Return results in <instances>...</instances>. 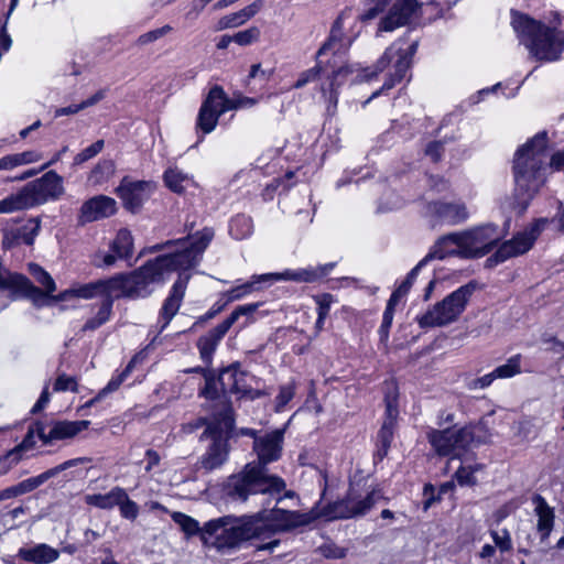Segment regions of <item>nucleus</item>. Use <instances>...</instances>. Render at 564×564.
I'll list each match as a JSON object with an SVG mask.
<instances>
[{
    "instance_id": "obj_54",
    "label": "nucleus",
    "mask_w": 564,
    "mask_h": 564,
    "mask_svg": "<svg viewBox=\"0 0 564 564\" xmlns=\"http://www.w3.org/2000/svg\"><path fill=\"white\" fill-rule=\"evenodd\" d=\"M219 380L217 381L215 378L206 376L205 377V387L202 389L200 394L208 400L219 399L224 393L218 389Z\"/></svg>"
},
{
    "instance_id": "obj_13",
    "label": "nucleus",
    "mask_w": 564,
    "mask_h": 564,
    "mask_svg": "<svg viewBox=\"0 0 564 564\" xmlns=\"http://www.w3.org/2000/svg\"><path fill=\"white\" fill-rule=\"evenodd\" d=\"M234 108L236 105L227 98L224 89L220 86L213 87L199 109L197 127L204 133H210L216 128L219 117Z\"/></svg>"
},
{
    "instance_id": "obj_17",
    "label": "nucleus",
    "mask_w": 564,
    "mask_h": 564,
    "mask_svg": "<svg viewBox=\"0 0 564 564\" xmlns=\"http://www.w3.org/2000/svg\"><path fill=\"white\" fill-rule=\"evenodd\" d=\"M19 193L26 194L28 208L48 199H57L64 193L63 178L56 172L50 171Z\"/></svg>"
},
{
    "instance_id": "obj_34",
    "label": "nucleus",
    "mask_w": 564,
    "mask_h": 564,
    "mask_svg": "<svg viewBox=\"0 0 564 564\" xmlns=\"http://www.w3.org/2000/svg\"><path fill=\"white\" fill-rule=\"evenodd\" d=\"M434 259L433 257H429V253L409 272L405 280L397 288V290L391 294L387 306L395 311V306L398 303L408 294L410 291L415 278L419 274V271L424 267L430 260Z\"/></svg>"
},
{
    "instance_id": "obj_33",
    "label": "nucleus",
    "mask_w": 564,
    "mask_h": 564,
    "mask_svg": "<svg viewBox=\"0 0 564 564\" xmlns=\"http://www.w3.org/2000/svg\"><path fill=\"white\" fill-rule=\"evenodd\" d=\"M42 154L35 150H28L20 153H11L0 158V172H10L20 166L36 163Z\"/></svg>"
},
{
    "instance_id": "obj_43",
    "label": "nucleus",
    "mask_w": 564,
    "mask_h": 564,
    "mask_svg": "<svg viewBox=\"0 0 564 564\" xmlns=\"http://www.w3.org/2000/svg\"><path fill=\"white\" fill-rule=\"evenodd\" d=\"M229 231L235 239H245L252 232V221L247 216L238 215L231 219Z\"/></svg>"
},
{
    "instance_id": "obj_53",
    "label": "nucleus",
    "mask_w": 564,
    "mask_h": 564,
    "mask_svg": "<svg viewBox=\"0 0 564 564\" xmlns=\"http://www.w3.org/2000/svg\"><path fill=\"white\" fill-rule=\"evenodd\" d=\"M295 393L294 383H288L280 388L279 394L275 398V411L280 412L293 399Z\"/></svg>"
},
{
    "instance_id": "obj_14",
    "label": "nucleus",
    "mask_w": 564,
    "mask_h": 564,
    "mask_svg": "<svg viewBox=\"0 0 564 564\" xmlns=\"http://www.w3.org/2000/svg\"><path fill=\"white\" fill-rule=\"evenodd\" d=\"M341 48V23L340 18L336 20L334 23L330 35L327 39V41L319 47V50L316 53V65L312 68H308L302 73H300L296 82L293 85V88L300 89L306 86L310 83L315 82L323 68H324V62L326 57H328L329 54H334L335 56L340 57L338 55L339 51Z\"/></svg>"
},
{
    "instance_id": "obj_6",
    "label": "nucleus",
    "mask_w": 564,
    "mask_h": 564,
    "mask_svg": "<svg viewBox=\"0 0 564 564\" xmlns=\"http://www.w3.org/2000/svg\"><path fill=\"white\" fill-rule=\"evenodd\" d=\"M512 28L530 56L540 62L556 61L564 51V32L545 26L530 17L513 12Z\"/></svg>"
},
{
    "instance_id": "obj_56",
    "label": "nucleus",
    "mask_w": 564,
    "mask_h": 564,
    "mask_svg": "<svg viewBox=\"0 0 564 564\" xmlns=\"http://www.w3.org/2000/svg\"><path fill=\"white\" fill-rule=\"evenodd\" d=\"M393 316H394V310H392V308L387 306L384 312H383L381 326H380V328L378 330L379 337H380V341H382V343H387L388 341L389 329H390V327L392 325Z\"/></svg>"
},
{
    "instance_id": "obj_42",
    "label": "nucleus",
    "mask_w": 564,
    "mask_h": 564,
    "mask_svg": "<svg viewBox=\"0 0 564 564\" xmlns=\"http://www.w3.org/2000/svg\"><path fill=\"white\" fill-rule=\"evenodd\" d=\"M496 379H509L521 373V355L510 357L506 364L492 370Z\"/></svg>"
},
{
    "instance_id": "obj_52",
    "label": "nucleus",
    "mask_w": 564,
    "mask_h": 564,
    "mask_svg": "<svg viewBox=\"0 0 564 564\" xmlns=\"http://www.w3.org/2000/svg\"><path fill=\"white\" fill-rule=\"evenodd\" d=\"M259 304H246L238 306L225 321L221 322L223 329H229L240 315H251L256 312Z\"/></svg>"
},
{
    "instance_id": "obj_41",
    "label": "nucleus",
    "mask_w": 564,
    "mask_h": 564,
    "mask_svg": "<svg viewBox=\"0 0 564 564\" xmlns=\"http://www.w3.org/2000/svg\"><path fill=\"white\" fill-rule=\"evenodd\" d=\"M398 399L399 391L398 386L393 381L386 382L384 384V403H386V416L391 419H398Z\"/></svg>"
},
{
    "instance_id": "obj_49",
    "label": "nucleus",
    "mask_w": 564,
    "mask_h": 564,
    "mask_svg": "<svg viewBox=\"0 0 564 564\" xmlns=\"http://www.w3.org/2000/svg\"><path fill=\"white\" fill-rule=\"evenodd\" d=\"M261 31L258 26H250L232 35L234 42L240 46H248L259 41Z\"/></svg>"
},
{
    "instance_id": "obj_22",
    "label": "nucleus",
    "mask_w": 564,
    "mask_h": 564,
    "mask_svg": "<svg viewBox=\"0 0 564 564\" xmlns=\"http://www.w3.org/2000/svg\"><path fill=\"white\" fill-rule=\"evenodd\" d=\"M419 8L416 0H397L388 14L380 21L378 32H392L408 24Z\"/></svg>"
},
{
    "instance_id": "obj_1",
    "label": "nucleus",
    "mask_w": 564,
    "mask_h": 564,
    "mask_svg": "<svg viewBox=\"0 0 564 564\" xmlns=\"http://www.w3.org/2000/svg\"><path fill=\"white\" fill-rule=\"evenodd\" d=\"M213 238L214 230L204 228L187 238L152 247L154 251H169L147 261L129 274L115 276V292L119 297L132 300L150 296L158 285L165 283L172 272L189 271L195 268Z\"/></svg>"
},
{
    "instance_id": "obj_15",
    "label": "nucleus",
    "mask_w": 564,
    "mask_h": 564,
    "mask_svg": "<svg viewBox=\"0 0 564 564\" xmlns=\"http://www.w3.org/2000/svg\"><path fill=\"white\" fill-rule=\"evenodd\" d=\"M547 224V218H540L530 227L516 235L512 239L503 242L494 254L495 261L503 262L509 258L517 257L529 251Z\"/></svg>"
},
{
    "instance_id": "obj_63",
    "label": "nucleus",
    "mask_w": 564,
    "mask_h": 564,
    "mask_svg": "<svg viewBox=\"0 0 564 564\" xmlns=\"http://www.w3.org/2000/svg\"><path fill=\"white\" fill-rule=\"evenodd\" d=\"M429 184L434 191L438 193L445 192L449 187L448 182L437 175H431L429 177Z\"/></svg>"
},
{
    "instance_id": "obj_58",
    "label": "nucleus",
    "mask_w": 564,
    "mask_h": 564,
    "mask_svg": "<svg viewBox=\"0 0 564 564\" xmlns=\"http://www.w3.org/2000/svg\"><path fill=\"white\" fill-rule=\"evenodd\" d=\"M171 31H172V28L170 25H164L162 28L149 31L139 36L138 43L141 45L152 43V42L161 39L162 36L166 35Z\"/></svg>"
},
{
    "instance_id": "obj_29",
    "label": "nucleus",
    "mask_w": 564,
    "mask_h": 564,
    "mask_svg": "<svg viewBox=\"0 0 564 564\" xmlns=\"http://www.w3.org/2000/svg\"><path fill=\"white\" fill-rule=\"evenodd\" d=\"M262 4V0H258L237 12L221 17L216 24V31L234 29L245 24L260 11Z\"/></svg>"
},
{
    "instance_id": "obj_10",
    "label": "nucleus",
    "mask_w": 564,
    "mask_h": 564,
    "mask_svg": "<svg viewBox=\"0 0 564 564\" xmlns=\"http://www.w3.org/2000/svg\"><path fill=\"white\" fill-rule=\"evenodd\" d=\"M90 422L83 421H53L48 424L36 423L30 426L28 434L23 442L10 451L4 460L11 464L18 463L21 459V452L29 449L34 444V436H37L44 444H50L54 441L67 440L76 436L82 431L89 426Z\"/></svg>"
},
{
    "instance_id": "obj_19",
    "label": "nucleus",
    "mask_w": 564,
    "mask_h": 564,
    "mask_svg": "<svg viewBox=\"0 0 564 564\" xmlns=\"http://www.w3.org/2000/svg\"><path fill=\"white\" fill-rule=\"evenodd\" d=\"M335 263L329 262L326 264L310 267L304 269L291 270L286 269L283 272L258 274L257 279L262 280L264 283H273L278 281H294L299 283H311L325 275H327L334 268Z\"/></svg>"
},
{
    "instance_id": "obj_32",
    "label": "nucleus",
    "mask_w": 564,
    "mask_h": 564,
    "mask_svg": "<svg viewBox=\"0 0 564 564\" xmlns=\"http://www.w3.org/2000/svg\"><path fill=\"white\" fill-rule=\"evenodd\" d=\"M40 230V223L35 219L28 220L15 231L6 234L2 241L4 248H11L13 245L25 243L32 245Z\"/></svg>"
},
{
    "instance_id": "obj_8",
    "label": "nucleus",
    "mask_w": 564,
    "mask_h": 564,
    "mask_svg": "<svg viewBox=\"0 0 564 564\" xmlns=\"http://www.w3.org/2000/svg\"><path fill=\"white\" fill-rule=\"evenodd\" d=\"M29 272L43 290L33 285L31 281L19 273H8L4 279L0 278V289L10 290L12 292H21L37 307L51 306L58 303L56 295V284L48 272L36 263L29 264Z\"/></svg>"
},
{
    "instance_id": "obj_26",
    "label": "nucleus",
    "mask_w": 564,
    "mask_h": 564,
    "mask_svg": "<svg viewBox=\"0 0 564 564\" xmlns=\"http://www.w3.org/2000/svg\"><path fill=\"white\" fill-rule=\"evenodd\" d=\"M430 213L448 225H458L468 219L469 213L463 202H434L429 205Z\"/></svg>"
},
{
    "instance_id": "obj_48",
    "label": "nucleus",
    "mask_w": 564,
    "mask_h": 564,
    "mask_svg": "<svg viewBox=\"0 0 564 564\" xmlns=\"http://www.w3.org/2000/svg\"><path fill=\"white\" fill-rule=\"evenodd\" d=\"M120 496L117 506L119 507L121 517L131 521L135 520L139 516V506L129 498L124 489Z\"/></svg>"
},
{
    "instance_id": "obj_11",
    "label": "nucleus",
    "mask_w": 564,
    "mask_h": 564,
    "mask_svg": "<svg viewBox=\"0 0 564 564\" xmlns=\"http://www.w3.org/2000/svg\"><path fill=\"white\" fill-rule=\"evenodd\" d=\"M426 436L433 449L441 456L460 457L462 453L467 451L474 442L471 426H464L458 430L431 429Z\"/></svg>"
},
{
    "instance_id": "obj_62",
    "label": "nucleus",
    "mask_w": 564,
    "mask_h": 564,
    "mask_svg": "<svg viewBox=\"0 0 564 564\" xmlns=\"http://www.w3.org/2000/svg\"><path fill=\"white\" fill-rule=\"evenodd\" d=\"M322 553L326 557L330 558H343L346 555V551L333 544H326L322 546Z\"/></svg>"
},
{
    "instance_id": "obj_30",
    "label": "nucleus",
    "mask_w": 564,
    "mask_h": 564,
    "mask_svg": "<svg viewBox=\"0 0 564 564\" xmlns=\"http://www.w3.org/2000/svg\"><path fill=\"white\" fill-rule=\"evenodd\" d=\"M18 556L33 564H50L58 558L59 552L45 543H40L31 547H21Z\"/></svg>"
},
{
    "instance_id": "obj_36",
    "label": "nucleus",
    "mask_w": 564,
    "mask_h": 564,
    "mask_svg": "<svg viewBox=\"0 0 564 564\" xmlns=\"http://www.w3.org/2000/svg\"><path fill=\"white\" fill-rule=\"evenodd\" d=\"M228 330L229 329H223L220 323L215 328H213L207 335L198 339L197 347L199 349L200 357L205 362H210L212 356L218 343L221 340V338Z\"/></svg>"
},
{
    "instance_id": "obj_25",
    "label": "nucleus",
    "mask_w": 564,
    "mask_h": 564,
    "mask_svg": "<svg viewBox=\"0 0 564 564\" xmlns=\"http://www.w3.org/2000/svg\"><path fill=\"white\" fill-rule=\"evenodd\" d=\"M246 380L247 373L236 368L225 369L219 375V384L224 395L227 393H234L241 397H247L249 399H256L260 397L262 394L261 391L248 388Z\"/></svg>"
},
{
    "instance_id": "obj_31",
    "label": "nucleus",
    "mask_w": 564,
    "mask_h": 564,
    "mask_svg": "<svg viewBox=\"0 0 564 564\" xmlns=\"http://www.w3.org/2000/svg\"><path fill=\"white\" fill-rule=\"evenodd\" d=\"M163 180L167 188L177 194L197 187L194 176L177 166L169 167L164 172Z\"/></svg>"
},
{
    "instance_id": "obj_59",
    "label": "nucleus",
    "mask_w": 564,
    "mask_h": 564,
    "mask_svg": "<svg viewBox=\"0 0 564 564\" xmlns=\"http://www.w3.org/2000/svg\"><path fill=\"white\" fill-rule=\"evenodd\" d=\"M317 304V313L319 315V323H324L329 313L330 305L334 301L330 294H322L315 297Z\"/></svg>"
},
{
    "instance_id": "obj_12",
    "label": "nucleus",
    "mask_w": 564,
    "mask_h": 564,
    "mask_svg": "<svg viewBox=\"0 0 564 564\" xmlns=\"http://www.w3.org/2000/svg\"><path fill=\"white\" fill-rule=\"evenodd\" d=\"M381 494L377 489L359 494L355 487H350L345 499L328 506V516L338 519H349L364 516L380 499Z\"/></svg>"
},
{
    "instance_id": "obj_27",
    "label": "nucleus",
    "mask_w": 564,
    "mask_h": 564,
    "mask_svg": "<svg viewBox=\"0 0 564 564\" xmlns=\"http://www.w3.org/2000/svg\"><path fill=\"white\" fill-rule=\"evenodd\" d=\"M80 462H82L80 458L66 460L63 464L42 473L41 475L28 478L17 485H13L12 487H13L15 497H19V496H22V495H25L28 492L35 490L41 485H43L45 481H47L50 478L56 476L58 473H61L67 468L76 466Z\"/></svg>"
},
{
    "instance_id": "obj_38",
    "label": "nucleus",
    "mask_w": 564,
    "mask_h": 564,
    "mask_svg": "<svg viewBox=\"0 0 564 564\" xmlns=\"http://www.w3.org/2000/svg\"><path fill=\"white\" fill-rule=\"evenodd\" d=\"M110 249L120 259L131 257L133 252V238L131 232L128 229H120L111 242Z\"/></svg>"
},
{
    "instance_id": "obj_61",
    "label": "nucleus",
    "mask_w": 564,
    "mask_h": 564,
    "mask_svg": "<svg viewBox=\"0 0 564 564\" xmlns=\"http://www.w3.org/2000/svg\"><path fill=\"white\" fill-rule=\"evenodd\" d=\"M117 254L115 253H105V252H96L93 259V262L96 267H110L116 262Z\"/></svg>"
},
{
    "instance_id": "obj_64",
    "label": "nucleus",
    "mask_w": 564,
    "mask_h": 564,
    "mask_svg": "<svg viewBox=\"0 0 564 564\" xmlns=\"http://www.w3.org/2000/svg\"><path fill=\"white\" fill-rule=\"evenodd\" d=\"M550 167L555 171H564V151H558L551 156Z\"/></svg>"
},
{
    "instance_id": "obj_40",
    "label": "nucleus",
    "mask_w": 564,
    "mask_h": 564,
    "mask_svg": "<svg viewBox=\"0 0 564 564\" xmlns=\"http://www.w3.org/2000/svg\"><path fill=\"white\" fill-rule=\"evenodd\" d=\"M135 364V358H133L129 364L128 366L126 367V369L122 371V373L116 378V379H111L108 384L101 389L98 394L90 399L89 401H87L85 403V406L86 408H90L93 406L95 403L99 402L106 394L110 393V392H113L116 391L119 386L123 382V380L127 378V376L131 372L133 366Z\"/></svg>"
},
{
    "instance_id": "obj_46",
    "label": "nucleus",
    "mask_w": 564,
    "mask_h": 564,
    "mask_svg": "<svg viewBox=\"0 0 564 564\" xmlns=\"http://www.w3.org/2000/svg\"><path fill=\"white\" fill-rule=\"evenodd\" d=\"M172 520L180 525V528L187 534V535H196L202 532V528L199 527V523L194 518L182 513V512H174L172 514Z\"/></svg>"
},
{
    "instance_id": "obj_18",
    "label": "nucleus",
    "mask_w": 564,
    "mask_h": 564,
    "mask_svg": "<svg viewBox=\"0 0 564 564\" xmlns=\"http://www.w3.org/2000/svg\"><path fill=\"white\" fill-rule=\"evenodd\" d=\"M156 185L150 181H132L124 177L117 188L118 196L122 199L123 206L130 212H137L147 202Z\"/></svg>"
},
{
    "instance_id": "obj_7",
    "label": "nucleus",
    "mask_w": 564,
    "mask_h": 564,
    "mask_svg": "<svg viewBox=\"0 0 564 564\" xmlns=\"http://www.w3.org/2000/svg\"><path fill=\"white\" fill-rule=\"evenodd\" d=\"M262 533L263 525L253 520V517L225 516L207 521L202 528L200 540L207 546L223 550L236 547L253 538H261Z\"/></svg>"
},
{
    "instance_id": "obj_3",
    "label": "nucleus",
    "mask_w": 564,
    "mask_h": 564,
    "mask_svg": "<svg viewBox=\"0 0 564 564\" xmlns=\"http://www.w3.org/2000/svg\"><path fill=\"white\" fill-rule=\"evenodd\" d=\"M284 429H278L264 435L256 437L253 451L258 456V463L248 464L241 474L230 478V494L240 499H247L251 494H280L285 489L282 478L269 475L267 464L281 457Z\"/></svg>"
},
{
    "instance_id": "obj_23",
    "label": "nucleus",
    "mask_w": 564,
    "mask_h": 564,
    "mask_svg": "<svg viewBox=\"0 0 564 564\" xmlns=\"http://www.w3.org/2000/svg\"><path fill=\"white\" fill-rule=\"evenodd\" d=\"M206 433L213 437V443L202 456L199 464L202 468L209 471L219 468L227 460L228 445L227 437H224L210 424L207 426Z\"/></svg>"
},
{
    "instance_id": "obj_20",
    "label": "nucleus",
    "mask_w": 564,
    "mask_h": 564,
    "mask_svg": "<svg viewBox=\"0 0 564 564\" xmlns=\"http://www.w3.org/2000/svg\"><path fill=\"white\" fill-rule=\"evenodd\" d=\"M178 276L176 281L173 283L169 296L164 300L163 305L160 311V319L163 321L162 329L165 328L172 318L177 314L183 299L185 296V292L187 289V284L191 279V274L188 271H176Z\"/></svg>"
},
{
    "instance_id": "obj_2",
    "label": "nucleus",
    "mask_w": 564,
    "mask_h": 564,
    "mask_svg": "<svg viewBox=\"0 0 564 564\" xmlns=\"http://www.w3.org/2000/svg\"><path fill=\"white\" fill-rule=\"evenodd\" d=\"M416 42L408 44L403 40H399L391 44L377 61L373 69L365 68L359 72L357 65H350L345 62V55L348 50L341 41V48L338 53L340 57L329 54L324 62V67H332L333 72L327 75L321 84V93L324 99L329 104L330 108H336L338 101L339 88L352 76L358 73L356 79L370 80L378 74L391 65L392 72L389 74V79L384 83L383 89H391L397 83L401 82L411 66V59L416 51Z\"/></svg>"
},
{
    "instance_id": "obj_16",
    "label": "nucleus",
    "mask_w": 564,
    "mask_h": 564,
    "mask_svg": "<svg viewBox=\"0 0 564 564\" xmlns=\"http://www.w3.org/2000/svg\"><path fill=\"white\" fill-rule=\"evenodd\" d=\"M253 520L263 525L262 536H264L269 533L290 531L306 525L312 521V517L299 511L273 509L269 513L253 517Z\"/></svg>"
},
{
    "instance_id": "obj_39",
    "label": "nucleus",
    "mask_w": 564,
    "mask_h": 564,
    "mask_svg": "<svg viewBox=\"0 0 564 564\" xmlns=\"http://www.w3.org/2000/svg\"><path fill=\"white\" fill-rule=\"evenodd\" d=\"M485 465L464 463L455 473V479L459 486H475L478 482L477 474L482 471Z\"/></svg>"
},
{
    "instance_id": "obj_37",
    "label": "nucleus",
    "mask_w": 564,
    "mask_h": 564,
    "mask_svg": "<svg viewBox=\"0 0 564 564\" xmlns=\"http://www.w3.org/2000/svg\"><path fill=\"white\" fill-rule=\"evenodd\" d=\"M123 488L115 487L107 494H93L85 496V502L99 509H112L117 506Z\"/></svg>"
},
{
    "instance_id": "obj_21",
    "label": "nucleus",
    "mask_w": 564,
    "mask_h": 564,
    "mask_svg": "<svg viewBox=\"0 0 564 564\" xmlns=\"http://www.w3.org/2000/svg\"><path fill=\"white\" fill-rule=\"evenodd\" d=\"M115 292L113 278L108 280H99L96 282H90L86 284L74 285L70 289H67L58 294H56V300L58 301H69L73 299H104L109 294Z\"/></svg>"
},
{
    "instance_id": "obj_60",
    "label": "nucleus",
    "mask_w": 564,
    "mask_h": 564,
    "mask_svg": "<svg viewBox=\"0 0 564 564\" xmlns=\"http://www.w3.org/2000/svg\"><path fill=\"white\" fill-rule=\"evenodd\" d=\"M496 380L494 372L486 373L482 377L475 378L467 383L469 390H480L488 388Z\"/></svg>"
},
{
    "instance_id": "obj_5",
    "label": "nucleus",
    "mask_w": 564,
    "mask_h": 564,
    "mask_svg": "<svg viewBox=\"0 0 564 564\" xmlns=\"http://www.w3.org/2000/svg\"><path fill=\"white\" fill-rule=\"evenodd\" d=\"M499 240L497 228L491 225L473 227L442 236L436 240L429 257L443 260L448 257L476 259L489 253Z\"/></svg>"
},
{
    "instance_id": "obj_45",
    "label": "nucleus",
    "mask_w": 564,
    "mask_h": 564,
    "mask_svg": "<svg viewBox=\"0 0 564 564\" xmlns=\"http://www.w3.org/2000/svg\"><path fill=\"white\" fill-rule=\"evenodd\" d=\"M260 283H264V282L262 280H258L257 275H252L250 281H248L243 284L237 285V286L232 288L231 290H229L226 293L227 301L232 302V301H237V300H240V299L247 296L248 294H250L251 292L257 290L258 289L257 285Z\"/></svg>"
},
{
    "instance_id": "obj_47",
    "label": "nucleus",
    "mask_w": 564,
    "mask_h": 564,
    "mask_svg": "<svg viewBox=\"0 0 564 564\" xmlns=\"http://www.w3.org/2000/svg\"><path fill=\"white\" fill-rule=\"evenodd\" d=\"M397 419L386 416L382 426L378 433V442L380 443V451L383 455L387 454L393 437V430Z\"/></svg>"
},
{
    "instance_id": "obj_35",
    "label": "nucleus",
    "mask_w": 564,
    "mask_h": 564,
    "mask_svg": "<svg viewBox=\"0 0 564 564\" xmlns=\"http://www.w3.org/2000/svg\"><path fill=\"white\" fill-rule=\"evenodd\" d=\"M115 299H119V295L116 292L104 297L97 313L84 324L83 330H95L107 323L112 314Z\"/></svg>"
},
{
    "instance_id": "obj_4",
    "label": "nucleus",
    "mask_w": 564,
    "mask_h": 564,
    "mask_svg": "<svg viewBox=\"0 0 564 564\" xmlns=\"http://www.w3.org/2000/svg\"><path fill=\"white\" fill-rule=\"evenodd\" d=\"M547 140L538 133L516 153L513 172L516 181L514 209L523 212L546 180Z\"/></svg>"
},
{
    "instance_id": "obj_55",
    "label": "nucleus",
    "mask_w": 564,
    "mask_h": 564,
    "mask_svg": "<svg viewBox=\"0 0 564 564\" xmlns=\"http://www.w3.org/2000/svg\"><path fill=\"white\" fill-rule=\"evenodd\" d=\"M78 388V383L75 377H69L67 375H59L56 378L54 383V391L56 392H65L73 391L76 392Z\"/></svg>"
},
{
    "instance_id": "obj_28",
    "label": "nucleus",
    "mask_w": 564,
    "mask_h": 564,
    "mask_svg": "<svg viewBox=\"0 0 564 564\" xmlns=\"http://www.w3.org/2000/svg\"><path fill=\"white\" fill-rule=\"evenodd\" d=\"M532 502L534 505V513L538 517L536 530L540 533L541 541H545L554 528V510L540 495L534 496Z\"/></svg>"
},
{
    "instance_id": "obj_51",
    "label": "nucleus",
    "mask_w": 564,
    "mask_h": 564,
    "mask_svg": "<svg viewBox=\"0 0 564 564\" xmlns=\"http://www.w3.org/2000/svg\"><path fill=\"white\" fill-rule=\"evenodd\" d=\"M104 140H98L96 141L95 143H93L91 145L87 147L86 149H84L83 151H80L79 153H77L74 158V164L75 165H80L83 163H85L86 161L95 158L98 153H100L104 149Z\"/></svg>"
},
{
    "instance_id": "obj_50",
    "label": "nucleus",
    "mask_w": 564,
    "mask_h": 564,
    "mask_svg": "<svg viewBox=\"0 0 564 564\" xmlns=\"http://www.w3.org/2000/svg\"><path fill=\"white\" fill-rule=\"evenodd\" d=\"M490 536L492 538L495 547H497L500 552L503 553L512 550L513 544L511 535L507 529H502L500 531L491 530Z\"/></svg>"
},
{
    "instance_id": "obj_44",
    "label": "nucleus",
    "mask_w": 564,
    "mask_h": 564,
    "mask_svg": "<svg viewBox=\"0 0 564 564\" xmlns=\"http://www.w3.org/2000/svg\"><path fill=\"white\" fill-rule=\"evenodd\" d=\"M28 208L26 194L15 193L0 200V214H9Z\"/></svg>"
},
{
    "instance_id": "obj_57",
    "label": "nucleus",
    "mask_w": 564,
    "mask_h": 564,
    "mask_svg": "<svg viewBox=\"0 0 564 564\" xmlns=\"http://www.w3.org/2000/svg\"><path fill=\"white\" fill-rule=\"evenodd\" d=\"M391 0H368L369 8L366 12L360 17L362 21H368L375 19L380 12L383 11L388 2Z\"/></svg>"
},
{
    "instance_id": "obj_24",
    "label": "nucleus",
    "mask_w": 564,
    "mask_h": 564,
    "mask_svg": "<svg viewBox=\"0 0 564 564\" xmlns=\"http://www.w3.org/2000/svg\"><path fill=\"white\" fill-rule=\"evenodd\" d=\"M117 202L106 195H97L86 200L80 207V220L93 223L111 217L117 213Z\"/></svg>"
},
{
    "instance_id": "obj_9",
    "label": "nucleus",
    "mask_w": 564,
    "mask_h": 564,
    "mask_svg": "<svg viewBox=\"0 0 564 564\" xmlns=\"http://www.w3.org/2000/svg\"><path fill=\"white\" fill-rule=\"evenodd\" d=\"M477 289L476 281L459 286L424 314L416 316V322L422 328L442 327L455 322Z\"/></svg>"
}]
</instances>
